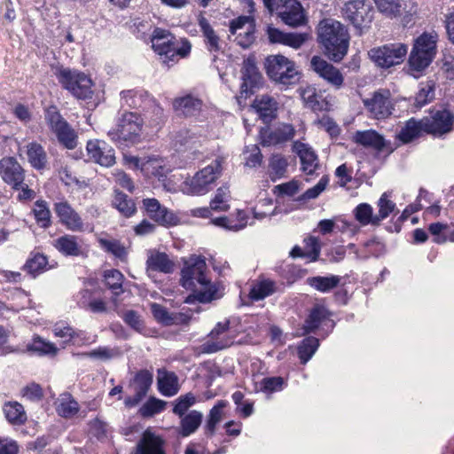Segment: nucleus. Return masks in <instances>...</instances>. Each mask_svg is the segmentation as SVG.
Here are the masks:
<instances>
[{"label": "nucleus", "instance_id": "f257e3e1", "mask_svg": "<svg viewBox=\"0 0 454 454\" xmlns=\"http://www.w3.org/2000/svg\"><path fill=\"white\" fill-rule=\"evenodd\" d=\"M206 271L207 263L202 256L191 258L185 263L181 271L180 284L185 289L193 290L185 298V303H207L220 297L216 286L207 278Z\"/></svg>", "mask_w": 454, "mask_h": 454}, {"label": "nucleus", "instance_id": "f03ea898", "mask_svg": "<svg viewBox=\"0 0 454 454\" xmlns=\"http://www.w3.org/2000/svg\"><path fill=\"white\" fill-rule=\"evenodd\" d=\"M318 42L325 54L333 61L339 62L347 54L349 35L346 27L334 20H324L318 25Z\"/></svg>", "mask_w": 454, "mask_h": 454}, {"label": "nucleus", "instance_id": "7ed1b4c3", "mask_svg": "<svg viewBox=\"0 0 454 454\" xmlns=\"http://www.w3.org/2000/svg\"><path fill=\"white\" fill-rule=\"evenodd\" d=\"M143 119L136 113L125 112L119 118L116 128L108 131L110 139L120 148L125 149L141 141Z\"/></svg>", "mask_w": 454, "mask_h": 454}, {"label": "nucleus", "instance_id": "20e7f679", "mask_svg": "<svg viewBox=\"0 0 454 454\" xmlns=\"http://www.w3.org/2000/svg\"><path fill=\"white\" fill-rule=\"evenodd\" d=\"M375 10L370 0H349L341 8L342 18L356 30V35H362L372 26Z\"/></svg>", "mask_w": 454, "mask_h": 454}, {"label": "nucleus", "instance_id": "39448f33", "mask_svg": "<svg viewBox=\"0 0 454 454\" xmlns=\"http://www.w3.org/2000/svg\"><path fill=\"white\" fill-rule=\"evenodd\" d=\"M264 67L267 75L276 83L293 85L300 81L301 74L295 63L281 54L269 55Z\"/></svg>", "mask_w": 454, "mask_h": 454}, {"label": "nucleus", "instance_id": "423d86ee", "mask_svg": "<svg viewBox=\"0 0 454 454\" xmlns=\"http://www.w3.org/2000/svg\"><path fill=\"white\" fill-rule=\"evenodd\" d=\"M44 120L51 131L56 136L60 145L68 150H74L77 147V132L61 115L56 106H50L45 108Z\"/></svg>", "mask_w": 454, "mask_h": 454}, {"label": "nucleus", "instance_id": "0eeeda50", "mask_svg": "<svg viewBox=\"0 0 454 454\" xmlns=\"http://www.w3.org/2000/svg\"><path fill=\"white\" fill-rule=\"evenodd\" d=\"M55 75L64 89L79 99L91 98L93 95L91 79L84 73L59 67Z\"/></svg>", "mask_w": 454, "mask_h": 454}, {"label": "nucleus", "instance_id": "6e6552de", "mask_svg": "<svg viewBox=\"0 0 454 454\" xmlns=\"http://www.w3.org/2000/svg\"><path fill=\"white\" fill-rule=\"evenodd\" d=\"M407 51L408 47L403 43H390L372 49L369 51V56L377 66L388 68L402 63Z\"/></svg>", "mask_w": 454, "mask_h": 454}, {"label": "nucleus", "instance_id": "1a4fd4ad", "mask_svg": "<svg viewBox=\"0 0 454 454\" xmlns=\"http://www.w3.org/2000/svg\"><path fill=\"white\" fill-rule=\"evenodd\" d=\"M423 121L427 134L441 137L452 130L454 114L448 109L431 110Z\"/></svg>", "mask_w": 454, "mask_h": 454}, {"label": "nucleus", "instance_id": "9d476101", "mask_svg": "<svg viewBox=\"0 0 454 454\" xmlns=\"http://www.w3.org/2000/svg\"><path fill=\"white\" fill-rule=\"evenodd\" d=\"M152 47L161 57L162 61L168 65L170 62H176L178 58L187 57L191 52L192 45L187 39L178 42L175 38L153 41Z\"/></svg>", "mask_w": 454, "mask_h": 454}, {"label": "nucleus", "instance_id": "9b49d317", "mask_svg": "<svg viewBox=\"0 0 454 454\" xmlns=\"http://www.w3.org/2000/svg\"><path fill=\"white\" fill-rule=\"evenodd\" d=\"M220 173V164L208 165L197 172L195 176L186 182L188 192L192 195H203L212 189V184L217 179Z\"/></svg>", "mask_w": 454, "mask_h": 454}, {"label": "nucleus", "instance_id": "f8f14e48", "mask_svg": "<svg viewBox=\"0 0 454 454\" xmlns=\"http://www.w3.org/2000/svg\"><path fill=\"white\" fill-rule=\"evenodd\" d=\"M364 107L378 120L386 119L393 113L391 93L388 90H379L370 98L363 99Z\"/></svg>", "mask_w": 454, "mask_h": 454}, {"label": "nucleus", "instance_id": "ddd939ff", "mask_svg": "<svg viewBox=\"0 0 454 454\" xmlns=\"http://www.w3.org/2000/svg\"><path fill=\"white\" fill-rule=\"evenodd\" d=\"M153 375L148 370H140L135 374L129 382V387L133 389L135 395L125 398L126 407H135L145 397L153 384Z\"/></svg>", "mask_w": 454, "mask_h": 454}, {"label": "nucleus", "instance_id": "4468645a", "mask_svg": "<svg viewBox=\"0 0 454 454\" xmlns=\"http://www.w3.org/2000/svg\"><path fill=\"white\" fill-rule=\"evenodd\" d=\"M0 176L13 190H20L25 181V170L14 157H4L0 160Z\"/></svg>", "mask_w": 454, "mask_h": 454}, {"label": "nucleus", "instance_id": "2eb2a0df", "mask_svg": "<svg viewBox=\"0 0 454 454\" xmlns=\"http://www.w3.org/2000/svg\"><path fill=\"white\" fill-rule=\"evenodd\" d=\"M241 74L243 82L240 86V94L247 98L254 93V90L258 88L262 81L254 57L250 56L244 60Z\"/></svg>", "mask_w": 454, "mask_h": 454}, {"label": "nucleus", "instance_id": "dca6fc26", "mask_svg": "<svg viewBox=\"0 0 454 454\" xmlns=\"http://www.w3.org/2000/svg\"><path fill=\"white\" fill-rule=\"evenodd\" d=\"M310 67L320 77L336 89L342 86L344 78L340 70L321 57H312Z\"/></svg>", "mask_w": 454, "mask_h": 454}, {"label": "nucleus", "instance_id": "f3484780", "mask_svg": "<svg viewBox=\"0 0 454 454\" xmlns=\"http://www.w3.org/2000/svg\"><path fill=\"white\" fill-rule=\"evenodd\" d=\"M54 211L59 222L72 231H81L83 229V221L79 214L67 201L54 204Z\"/></svg>", "mask_w": 454, "mask_h": 454}, {"label": "nucleus", "instance_id": "a211bd4d", "mask_svg": "<svg viewBox=\"0 0 454 454\" xmlns=\"http://www.w3.org/2000/svg\"><path fill=\"white\" fill-rule=\"evenodd\" d=\"M87 151L90 158L101 166L111 167L115 163L114 150L105 141H89Z\"/></svg>", "mask_w": 454, "mask_h": 454}, {"label": "nucleus", "instance_id": "6ab92c4d", "mask_svg": "<svg viewBox=\"0 0 454 454\" xmlns=\"http://www.w3.org/2000/svg\"><path fill=\"white\" fill-rule=\"evenodd\" d=\"M266 34L270 43H280L299 49L306 41L305 34L286 33L272 26H268Z\"/></svg>", "mask_w": 454, "mask_h": 454}, {"label": "nucleus", "instance_id": "aec40b11", "mask_svg": "<svg viewBox=\"0 0 454 454\" xmlns=\"http://www.w3.org/2000/svg\"><path fill=\"white\" fill-rule=\"evenodd\" d=\"M144 207L148 216L161 225H173L176 223V216L166 207H162L156 199L143 200Z\"/></svg>", "mask_w": 454, "mask_h": 454}, {"label": "nucleus", "instance_id": "412c9836", "mask_svg": "<svg viewBox=\"0 0 454 454\" xmlns=\"http://www.w3.org/2000/svg\"><path fill=\"white\" fill-rule=\"evenodd\" d=\"M203 102L198 97L187 94L174 99L173 108L179 116L192 117L201 111Z\"/></svg>", "mask_w": 454, "mask_h": 454}, {"label": "nucleus", "instance_id": "4be33fe9", "mask_svg": "<svg viewBox=\"0 0 454 454\" xmlns=\"http://www.w3.org/2000/svg\"><path fill=\"white\" fill-rule=\"evenodd\" d=\"M423 122V118L419 120L414 117L410 118L404 122L403 126L401 127L395 136L396 139L403 145L410 144L419 139L426 133V128Z\"/></svg>", "mask_w": 454, "mask_h": 454}, {"label": "nucleus", "instance_id": "5701e85b", "mask_svg": "<svg viewBox=\"0 0 454 454\" xmlns=\"http://www.w3.org/2000/svg\"><path fill=\"white\" fill-rule=\"evenodd\" d=\"M135 454H166L164 441L150 430H145L137 444Z\"/></svg>", "mask_w": 454, "mask_h": 454}, {"label": "nucleus", "instance_id": "b1692460", "mask_svg": "<svg viewBox=\"0 0 454 454\" xmlns=\"http://www.w3.org/2000/svg\"><path fill=\"white\" fill-rule=\"evenodd\" d=\"M252 106L255 109L264 123L270 122L277 116L278 103L269 95L257 96Z\"/></svg>", "mask_w": 454, "mask_h": 454}, {"label": "nucleus", "instance_id": "393cba45", "mask_svg": "<svg viewBox=\"0 0 454 454\" xmlns=\"http://www.w3.org/2000/svg\"><path fill=\"white\" fill-rule=\"evenodd\" d=\"M354 141L366 148H372L378 152L383 151L390 142L386 141L383 136L373 129L356 131Z\"/></svg>", "mask_w": 454, "mask_h": 454}, {"label": "nucleus", "instance_id": "a878e982", "mask_svg": "<svg viewBox=\"0 0 454 454\" xmlns=\"http://www.w3.org/2000/svg\"><path fill=\"white\" fill-rule=\"evenodd\" d=\"M158 390L165 396H173L179 391L178 377L173 372L158 370Z\"/></svg>", "mask_w": 454, "mask_h": 454}, {"label": "nucleus", "instance_id": "bb28decb", "mask_svg": "<svg viewBox=\"0 0 454 454\" xmlns=\"http://www.w3.org/2000/svg\"><path fill=\"white\" fill-rule=\"evenodd\" d=\"M203 419L202 412L192 410L180 418L178 434L182 437H187L194 434L200 427Z\"/></svg>", "mask_w": 454, "mask_h": 454}, {"label": "nucleus", "instance_id": "cd10ccee", "mask_svg": "<svg viewBox=\"0 0 454 454\" xmlns=\"http://www.w3.org/2000/svg\"><path fill=\"white\" fill-rule=\"evenodd\" d=\"M301 97L305 105L314 112L326 111L329 103L323 98V95L317 92V89L307 86L301 91Z\"/></svg>", "mask_w": 454, "mask_h": 454}, {"label": "nucleus", "instance_id": "c85d7f7f", "mask_svg": "<svg viewBox=\"0 0 454 454\" xmlns=\"http://www.w3.org/2000/svg\"><path fill=\"white\" fill-rule=\"evenodd\" d=\"M146 267L147 270L168 274L174 270V262L168 258L166 253L157 251L151 253L148 256Z\"/></svg>", "mask_w": 454, "mask_h": 454}, {"label": "nucleus", "instance_id": "c756f323", "mask_svg": "<svg viewBox=\"0 0 454 454\" xmlns=\"http://www.w3.org/2000/svg\"><path fill=\"white\" fill-rule=\"evenodd\" d=\"M297 153L301 160V171L306 175H313L319 167L317 155L305 144H300L297 147Z\"/></svg>", "mask_w": 454, "mask_h": 454}, {"label": "nucleus", "instance_id": "7c9ffc66", "mask_svg": "<svg viewBox=\"0 0 454 454\" xmlns=\"http://www.w3.org/2000/svg\"><path fill=\"white\" fill-rule=\"evenodd\" d=\"M55 248L65 256H79L82 254L78 238L74 235L66 234L54 241Z\"/></svg>", "mask_w": 454, "mask_h": 454}, {"label": "nucleus", "instance_id": "2f4dec72", "mask_svg": "<svg viewBox=\"0 0 454 454\" xmlns=\"http://www.w3.org/2000/svg\"><path fill=\"white\" fill-rule=\"evenodd\" d=\"M379 12L387 18L401 16L406 11L405 0H373Z\"/></svg>", "mask_w": 454, "mask_h": 454}, {"label": "nucleus", "instance_id": "473e14b6", "mask_svg": "<svg viewBox=\"0 0 454 454\" xmlns=\"http://www.w3.org/2000/svg\"><path fill=\"white\" fill-rule=\"evenodd\" d=\"M228 402L225 400H219L217 403L211 408L209 413L207 415L206 424L204 427L205 434L207 437H211L215 434L216 425L223 419V411L227 406Z\"/></svg>", "mask_w": 454, "mask_h": 454}, {"label": "nucleus", "instance_id": "72a5a7b5", "mask_svg": "<svg viewBox=\"0 0 454 454\" xmlns=\"http://www.w3.org/2000/svg\"><path fill=\"white\" fill-rule=\"evenodd\" d=\"M306 282L312 288L325 294L331 292L339 286L340 277L336 275L309 277Z\"/></svg>", "mask_w": 454, "mask_h": 454}, {"label": "nucleus", "instance_id": "f704fd0d", "mask_svg": "<svg viewBox=\"0 0 454 454\" xmlns=\"http://www.w3.org/2000/svg\"><path fill=\"white\" fill-rule=\"evenodd\" d=\"M56 411L62 418L69 419L77 414L79 404L70 393L64 392L58 399Z\"/></svg>", "mask_w": 454, "mask_h": 454}, {"label": "nucleus", "instance_id": "c9c22d12", "mask_svg": "<svg viewBox=\"0 0 454 454\" xmlns=\"http://www.w3.org/2000/svg\"><path fill=\"white\" fill-rule=\"evenodd\" d=\"M198 24L200 26V31L202 32L205 37V42L207 50L209 51L214 52L219 51L221 49L219 44L220 38L215 34L207 19L200 15L198 19Z\"/></svg>", "mask_w": 454, "mask_h": 454}, {"label": "nucleus", "instance_id": "e433bc0d", "mask_svg": "<svg viewBox=\"0 0 454 454\" xmlns=\"http://www.w3.org/2000/svg\"><path fill=\"white\" fill-rule=\"evenodd\" d=\"M328 316V310L325 307L314 306L304 322V334L314 333Z\"/></svg>", "mask_w": 454, "mask_h": 454}, {"label": "nucleus", "instance_id": "4c0bfd02", "mask_svg": "<svg viewBox=\"0 0 454 454\" xmlns=\"http://www.w3.org/2000/svg\"><path fill=\"white\" fill-rule=\"evenodd\" d=\"M27 160L31 166L35 169H43L47 164V154L43 147L38 143H30L27 145Z\"/></svg>", "mask_w": 454, "mask_h": 454}, {"label": "nucleus", "instance_id": "58836bf2", "mask_svg": "<svg viewBox=\"0 0 454 454\" xmlns=\"http://www.w3.org/2000/svg\"><path fill=\"white\" fill-rule=\"evenodd\" d=\"M292 8L280 12L283 22L290 27H297L305 24L306 18L301 10V4L297 0H292Z\"/></svg>", "mask_w": 454, "mask_h": 454}, {"label": "nucleus", "instance_id": "ea45409f", "mask_svg": "<svg viewBox=\"0 0 454 454\" xmlns=\"http://www.w3.org/2000/svg\"><path fill=\"white\" fill-rule=\"evenodd\" d=\"M103 277L106 286L112 291L114 298H117L124 292L122 284L125 278L119 270H106L104 271Z\"/></svg>", "mask_w": 454, "mask_h": 454}, {"label": "nucleus", "instance_id": "a19ab883", "mask_svg": "<svg viewBox=\"0 0 454 454\" xmlns=\"http://www.w3.org/2000/svg\"><path fill=\"white\" fill-rule=\"evenodd\" d=\"M6 419L12 425H22L27 421L24 407L18 402H7L3 407Z\"/></svg>", "mask_w": 454, "mask_h": 454}, {"label": "nucleus", "instance_id": "79ce46f5", "mask_svg": "<svg viewBox=\"0 0 454 454\" xmlns=\"http://www.w3.org/2000/svg\"><path fill=\"white\" fill-rule=\"evenodd\" d=\"M112 204L125 217H130L137 212V207L133 200L120 191L114 192Z\"/></svg>", "mask_w": 454, "mask_h": 454}, {"label": "nucleus", "instance_id": "37998d69", "mask_svg": "<svg viewBox=\"0 0 454 454\" xmlns=\"http://www.w3.org/2000/svg\"><path fill=\"white\" fill-rule=\"evenodd\" d=\"M435 86L432 81L426 82H420L419 84V90L416 92L414 97L413 105L417 108H421L427 105L434 98Z\"/></svg>", "mask_w": 454, "mask_h": 454}, {"label": "nucleus", "instance_id": "c03bdc74", "mask_svg": "<svg viewBox=\"0 0 454 454\" xmlns=\"http://www.w3.org/2000/svg\"><path fill=\"white\" fill-rule=\"evenodd\" d=\"M55 336L59 338H65L64 343L72 342L74 345L80 344V340H82V335L83 333L82 331H74L70 325L64 322L56 323L53 325L52 329Z\"/></svg>", "mask_w": 454, "mask_h": 454}, {"label": "nucleus", "instance_id": "a18cd8bd", "mask_svg": "<svg viewBox=\"0 0 454 454\" xmlns=\"http://www.w3.org/2000/svg\"><path fill=\"white\" fill-rule=\"evenodd\" d=\"M47 264V257L41 253H35L31 254L30 257L27 260L25 265L23 266V269L28 274L33 276V278H35L37 275L41 274L46 270Z\"/></svg>", "mask_w": 454, "mask_h": 454}, {"label": "nucleus", "instance_id": "49530a36", "mask_svg": "<svg viewBox=\"0 0 454 454\" xmlns=\"http://www.w3.org/2000/svg\"><path fill=\"white\" fill-rule=\"evenodd\" d=\"M122 104L130 108H139L145 98L149 97L148 93L142 90H126L120 93Z\"/></svg>", "mask_w": 454, "mask_h": 454}, {"label": "nucleus", "instance_id": "de8ad7c7", "mask_svg": "<svg viewBox=\"0 0 454 454\" xmlns=\"http://www.w3.org/2000/svg\"><path fill=\"white\" fill-rule=\"evenodd\" d=\"M319 347V340L317 338L309 336L303 339L298 346V356L301 363L305 364L313 356L315 352Z\"/></svg>", "mask_w": 454, "mask_h": 454}, {"label": "nucleus", "instance_id": "09e8293b", "mask_svg": "<svg viewBox=\"0 0 454 454\" xmlns=\"http://www.w3.org/2000/svg\"><path fill=\"white\" fill-rule=\"evenodd\" d=\"M436 42H437V35H433L429 33H423L420 35L414 43L413 50H419L420 51H424L432 55L436 54Z\"/></svg>", "mask_w": 454, "mask_h": 454}, {"label": "nucleus", "instance_id": "8fccbe9b", "mask_svg": "<svg viewBox=\"0 0 454 454\" xmlns=\"http://www.w3.org/2000/svg\"><path fill=\"white\" fill-rule=\"evenodd\" d=\"M434 58V55L412 49L409 57V65L412 70L419 72L427 68Z\"/></svg>", "mask_w": 454, "mask_h": 454}, {"label": "nucleus", "instance_id": "3c124183", "mask_svg": "<svg viewBox=\"0 0 454 454\" xmlns=\"http://www.w3.org/2000/svg\"><path fill=\"white\" fill-rule=\"evenodd\" d=\"M35 218L36 220L37 224L43 228L47 229L51 225V211L47 206V202L44 200H37L35 203V207L33 209Z\"/></svg>", "mask_w": 454, "mask_h": 454}, {"label": "nucleus", "instance_id": "603ef678", "mask_svg": "<svg viewBox=\"0 0 454 454\" xmlns=\"http://www.w3.org/2000/svg\"><path fill=\"white\" fill-rule=\"evenodd\" d=\"M356 220L363 226L372 224L373 226H379L374 223L373 209L372 207L368 203H361L357 205L353 210Z\"/></svg>", "mask_w": 454, "mask_h": 454}, {"label": "nucleus", "instance_id": "864d4df0", "mask_svg": "<svg viewBox=\"0 0 454 454\" xmlns=\"http://www.w3.org/2000/svg\"><path fill=\"white\" fill-rule=\"evenodd\" d=\"M196 403V396L189 392L176 398L173 404L172 411L179 418L187 414L189 409Z\"/></svg>", "mask_w": 454, "mask_h": 454}, {"label": "nucleus", "instance_id": "5fc2aeb1", "mask_svg": "<svg viewBox=\"0 0 454 454\" xmlns=\"http://www.w3.org/2000/svg\"><path fill=\"white\" fill-rule=\"evenodd\" d=\"M167 405V402L158 399L154 396L149 399L140 407L138 413L143 418H151L155 414L161 412Z\"/></svg>", "mask_w": 454, "mask_h": 454}, {"label": "nucleus", "instance_id": "6e6d98bb", "mask_svg": "<svg viewBox=\"0 0 454 454\" xmlns=\"http://www.w3.org/2000/svg\"><path fill=\"white\" fill-rule=\"evenodd\" d=\"M27 350L35 352L38 355L55 356L58 353V348L54 343L46 341L39 336L33 339L32 343L27 345Z\"/></svg>", "mask_w": 454, "mask_h": 454}, {"label": "nucleus", "instance_id": "4d7b16f0", "mask_svg": "<svg viewBox=\"0 0 454 454\" xmlns=\"http://www.w3.org/2000/svg\"><path fill=\"white\" fill-rule=\"evenodd\" d=\"M275 292V284L270 280H262L253 286L249 293V297L253 301H261Z\"/></svg>", "mask_w": 454, "mask_h": 454}, {"label": "nucleus", "instance_id": "13d9d810", "mask_svg": "<svg viewBox=\"0 0 454 454\" xmlns=\"http://www.w3.org/2000/svg\"><path fill=\"white\" fill-rule=\"evenodd\" d=\"M379 213L374 216V223L380 224V222L386 219L396 207L395 203L387 199V194L384 192L378 201Z\"/></svg>", "mask_w": 454, "mask_h": 454}, {"label": "nucleus", "instance_id": "bf43d9fd", "mask_svg": "<svg viewBox=\"0 0 454 454\" xmlns=\"http://www.w3.org/2000/svg\"><path fill=\"white\" fill-rule=\"evenodd\" d=\"M287 160L281 155H273L270 161V178L272 181L282 178L287 168Z\"/></svg>", "mask_w": 454, "mask_h": 454}, {"label": "nucleus", "instance_id": "052dcab7", "mask_svg": "<svg viewBox=\"0 0 454 454\" xmlns=\"http://www.w3.org/2000/svg\"><path fill=\"white\" fill-rule=\"evenodd\" d=\"M229 194V186L223 185L219 187L214 199L210 202L211 209L215 211H227L229 209V205L226 204V201Z\"/></svg>", "mask_w": 454, "mask_h": 454}, {"label": "nucleus", "instance_id": "680f3d73", "mask_svg": "<svg viewBox=\"0 0 454 454\" xmlns=\"http://www.w3.org/2000/svg\"><path fill=\"white\" fill-rule=\"evenodd\" d=\"M309 241L311 246L309 252L304 253L299 246H294L290 252V256L293 258L309 257L313 262L317 261L320 254V246L315 238H309Z\"/></svg>", "mask_w": 454, "mask_h": 454}, {"label": "nucleus", "instance_id": "e2e57ef3", "mask_svg": "<svg viewBox=\"0 0 454 454\" xmlns=\"http://www.w3.org/2000/svg\"><path fill=\"white\" fill-rule=\"evenodd\" d=\"M255 25L254 23H249L247 26L246 30L244 32H239L236 34L235 41L237 44L241 46L244 49L249 48L255 40Z\"/></svg>", "mask_w": 454, "mask_h": 454}, {"label": "nucleus", "instance_id": "0e129e2a", "mask_svg": "<svg viewBox=\"0 0 454 454\" xmlns=\"http://www.w3.org/2000/svg\"><path fill=\"white\" fill-rule=\"evenodd\" d=\"M294 135V128L291 125H286L282 129H277L270 135V140H264L263 145H269L272 142L280 143L286 142L293 138Z\"/></svg>", "mask_w": 454, "mask_h": 454}, {"label": "nucleus", "instance_id": "69168bd1", "mask_svg": "<svg viewBox=\"0 0 454 454\" xmlns=\"http://www.w3.org/2000/svg\"><path fill=\"white\" fill-rule=\"evenodd\" d=\"M176 146L178 145L179 149L184 147L185 149H192L195 147V144L197 143V137L194 132H192L188 129L180 130L175 138Z\"/></svg>", "mask_w": 454, "mask_h": 454}, {"label": "nucleus", "instance_id": "338daca9", "mask_svg": "<svg viewBox=\"0 0 454 454\" xmlns=\"http://www.w3.org/2000/svg\"><path fill=\"white\" fill-rule=\"evenodd\" d=\"M329 182V178L327 176H323L318 183L308 189L303 194H301L297 200H309L317 198L322 192L325 191Z\"/></svg>", "mask_w": 454, "mask_h": 454}, {"label": "nucleus", "instance_id": "774afa93", "mask_svg": "<svg viewBox=\"0 0 454 454\" xmlns=\"http://www.w3.org/2000/svg\"><path fill=\"white\" fill-rule=\"evenodd\" d=\"M21 395L24 398L31 402H38L43 397V388L39 384L30 383L21 389Z\"/></svg>", "mask_w": 454, "mask_h": 454}]
</instances>
